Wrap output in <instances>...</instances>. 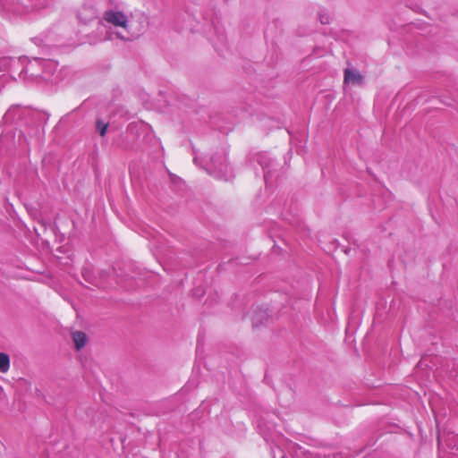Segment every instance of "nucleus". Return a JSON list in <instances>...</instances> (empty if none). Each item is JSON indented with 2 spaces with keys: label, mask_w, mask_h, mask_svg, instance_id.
Instances as JSON below:
<instances>
[{
  "label": "nucleus",
  "mask_w": 458,
  "mask_h": 458,
  "mask_svg": "<svg viewBox=\"0 0 458 458\" xmlns=\"http://www.w3.org/2000/svg\"><path fill=\"white\" fill-rule=\"evenodd\" d=\"M105 20L115 26L126 27L127 17L121 12H106L104 15Z\"/></svg>",
  "instance_id": "obj_1"
},
{
  "label": "nucleus",
  "mask_w": 458,
  "mask_h": 458,
  "mask_svg": "<svg viewBox=\"0 0 458 458\" xmlns=\"http://www.w3.org/2000/svg\"><path fill=\"white\" fill-rule=\"evenodd\" d=\"M81 274L85 281L91 284L92 285L98 287L102 285L101 279L97 276L91 265L84 266L81 270Z\"/></svg>",
  "instance_id": "obj_2"
},
{
  "label": "nucleus",
  "mask_w": 458,
  "mask_h": 458,
  "mask_svg": "<svg viewBox=\"0 0 458 458\" xmlns=\"http://www.w3.org/2000/svg\"><path fill=\"white\" fill-rule=\"evenodd\" d=\"M362 80L363 77L360 72L351 69H345L344 77V83L361 84Z\"/></svg>",
  "instance_id": "obj_3"
},
{
  "label": "nucleus",
  "mask_w": 458,
  "mask_h": 458,
  "mask_svg": "<svg viewBox=\"0 0 458 458\" xmlns=\"http://www.w3.org/2000/svg\"><path fill=\"white\" fill-rule=\"evenodd\" d=\"M446 445L450 450L448 458H458V454L454 453V450L458 451V435L449 434L445 440Z\"/></svg>",
  "instance_id": "obj_4"
},
{
  "label": "nucleus",
  "mask_w": 458,
  "mask_h": 458,
  "mask_svg": "<svg viewBox=\"0 0 458 458\" xmlns=\"http://www.w3.org/2000/svg\"><path fill=\"white\" fill-rule=\"evenodd\" d=\"M72 340L77 350L82 349L87 342V335L81 331H76L72 334Z\"/></svg>",
  "instance_id": "obj_5"
},
{
  "label": "nucleus",
  "mask_w": 458,
  "mask_h": 458,
  "mask_svg": "<svg viewBox=\"0 0 458 458\" xmlns=\"http://www.w3.org/2000/svg\"><path fill=\"white\" fill-rule=\"evenodd\" d=\"M10 368V358L4 352H0V372L5 373Z\"/></svg>",
  "instance_id": "obj_6"
},
{
  "label": "nucleus",
  "mask_w": 458,
  "mask_h": 458,
  "mask_svg": "<svg viewBox=\"0 0 458 458\" xmlns=\"http://www.w3.org/2000/svg\"><path fill=\"white\" fill-rule=\"evenodd\" d=\"M268 318V314L267 312V310H262L259 313H256L253 315V318H252V321H253V325L254 327H258L259 324H262L265 320H267Z\"/></svg>",
  "instance_id": "obj_7"
},
{
  "label": "nucleus",
  "mask_w": 458,
  "mask_h": 458,
  "mask_svg": "<svg viewBox=\"0 0 458 458\" xmlns=\"http://www.w3.org/2000/svg\"><path fill=\"white\" fill-rule=\"evenodd\" d=\"M107 126H108L107 123H102L100 121L98 122L97 127H98L100 136L104 137L106 135Z\"/></svg>",
  "instance_id": "obj_8"
},
{
  "label": "nucleus",
  "mask_w": 458,
  "mask_h": 458,
  "mask_svg": "<svg viewBox=\"0 0 458 458\" xmlns=\"http://www.w3.org/2000/svg\"><path fill=\"white\" fill-rule=\"evenodd\" d=\"M320 22L322 24H328L330 22V17L328 15H321Z\"/></svg>",
  "instance_id": "obj_9"
},
{
  "label": "nucleus",
  "mask_w": 458,
  "mask_h": 458,
  "mask_svg": "<svg viewBox=\"0 0 458 458\" xmlns=\"http://www.w3.org/2000/svg\"><path fill=\"white\" fill-rule=\"evenodd\" d=\"M437 440H438V445H440V444H441V441H442L441 437H438Z\"/></svg>",
  "instance_id": "obj_10"
}]
</instances>
